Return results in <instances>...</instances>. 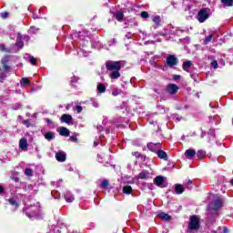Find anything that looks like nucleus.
I'll use <instances>...</instances> for the list:
<instances>
[{
	"mask_svg": "<svg viewBox=\"0 0 233 233\" xmlns=\"http://www.w3.org/2000/svg\"><path fill=\"white\" fill-rule=\"evenodd\" d=\"M111 94H112V96H121V94H123V90H121V89H119V88H117V87H114V88L112 89Z\"/></svg>",
	"mask_w": 233,
	"mask_h": 233,
	"instance_id": "nucleus-29",
	"label": "nucleus"
},
{
	"mask_svg": "<svg viewBox=\"0 0 233 233\" xmlns=\"http://www.w3.org/2000/svg\"><path fill=\"white\" fill-rule=\"evenodd\" d=\"M223 207V200L219 196L215 195L208 207V221L214 223L218 217V211Z\"/></svg>",
	"mask_w": 233,
	"mask_h": 233,
	"instance_id": "nucleus-1",
	"label": "nucleus"
},
{
	"mask_svg": "<svg viewBox=\"0 0 233 233\" xmlns=\"http://www.w3.org/2000/svg\"><path fill=\"white\" fill-rule=\"evenodd\" d=\"M132 156H134V157H137V158H139V157H141V153L136 151V152H133V153H132Z\"/></svg>",
	"mask_w": 233,
	"mask_h": 233,
	"instance_id": "nucleus-46",
	"label": "nucleus"
},
{
	"mask_svg": "<svg viewBox=\"0 0 233 233\" xmlns=\"http://www.w3.org/2000/svg\"><path fill=\"white\" fill-rule=\"evenodd\" d=\"M126 37H127V39H131V38H132V35H130V33H127V34L126 35Z\"/></svg>",
	"mask_w": 233,
	"mask_h": 233,
	"instance_id": "nucleus-58",
	"label": "nucleus"
},
{
	"mask_svg": "<svg viewBox=\"0 0 233 233\" xmlns=\"http://www.w3.org/2000/svg\"><path fill=\"white\" fill-rule=\"evenodd\" d=\"M167 30L168 31L166 32V34H170L171 35L177 34V28L174 27L172 25H167Z\"/></svg>",
	"mask_w": 233,
	"mask_h": 233,
	"instance_id": "nucleus-22",
	"label": "nucleus"
},
{
	"mask_svg": "<svg viewBox=\"0 0 233 233\" xmlns=\"http://www.w3.org/2000/svg\"><path fill=\"white\" fill-rule=\"evenodd\" d=\"M211 67L215 68V69L218 68V61L215 60V61L211 62Z\"/></svg>",
	"mask_w": 233,
	"mask_h": 233,
	"instance_id": "nucleus-48",
	"label": "nucleus"
},
{
	"mask_svg": "<svg viewBox=\"0 0 233 233\" xmlns=\"http://www.w3.org/2000/svg\"><path fill=\"white\" fill-rule=\"evenodd\" d=\"M107 121H108V120H107L106 118L104 119V120H103V125H106V123H107Z\"/></svg>",
	"mask_w": 233,
	"mask_h": 233,
	"instance_id": "nucleus-64",
	"label": "nucleus"
},
{
	"mask_svg": "<svg viewBox=\"0 0 233 233\" xmlns=\"http://www.w3.org/2000/svg\"><path fill=\"white\" fill-rule=\"evenodd\" d=\"M19 147L24 152H26L28 150V140L25 137L21 138L19 141Z\"/></svg>",
	"mask_w": 233,
	"mask_h": 233,
	"instance_id": "nucleus-14",
	"label": "nucleus"
},
{
	"mask_svg": "<svg viewBox=\"0 0 233 233\" xmlns=\"http://www.w3.org/2000/svg\"><path fill=\"white\" fill-rule=\"evenodd\" d=\"M24 59H26L27 61H29V63L32 64L34 66H35V65H37V61H35V58L33 56L25 54L24 56Z\"/></svg>",
	"mask_w": 233,
	"mask_h": 233,
	"instance_id": "nucleus-21",
	"label": "nucleus"
},
{
	"mask_svg": "<svg viewBox=\"0 0 233 233\" xmlns=\"http://www.w3.org/2000/svg\"><path fill=\"white\" fill-rule=\"evenodd\" d=\"M140 15H141L142 19H148V17L150 16L148 15V12H147V11L141 12Z\"/></svg>",
	"mask_w": 233,
	"mask_h": 233,
	"instance_id": "nucleus-41",
	"label": "nucleus"
},
{
	"mask_svg": "<svg viewBox=\"0 0 233 233\" xmlns=\"http://www.w3.org/2000/svg\"><path fill=\"white\" fill-rule=\"evenodd\" d=\"M25 175L27 176L28 177H32V176H34V170L27 167L25 170Z\"/></svg>",
	"mask_w": 233,
	"mask_h": 233,
	"instance_id": "nucleus-34",
	"label": "nucleus"
},
{
	"mask_svg": "<svg viewBox=\"0 0 233 233\" xmlns=\"http://www.w3.org/2000/svg\"><path fill=\"white\" fill-rule=\"evenodd\" d=\"M59 134H60V136L68 137V136H70V131L66 127H60Z\"/></svg>",
	"mask_w": 233,
	"mask_h": 233,
	"instance_id": "nucleus-24",
	"label": "nucleus"
},
{
	"mask_svg": "<svg viewBox=\"0 0 233 233\" xmlns=\"http://www.w3.org/2000/svg\"><path fill=\"white\" fill-rule=\"evenodd\" d=\"M208 17H209V15H208V9L200 10L197 15V19L200 23H205L207 21V19H208Z\"/></svg>",
	"mask_w": 233,
	"mask_h": 233,
	"instance_id": "nucleus-7",
	"label": "nucleus"
},
{
	"mask_svg": "<svg viewBox=\"0 0 233 233\" xmlns=\"http://www.w3.org/2000/svg\"><path fill=\"white\" fill-rule=\"evenodd\" d=\"M64 198H65L66 203H72V201H74V199H76V198L74 197V195L70 191H66L64 194Z\"/></svg>",
	"mask_w": 233,
	"mask_h": 233,
	"instance_id": "nucleus-15",
	"label": "nucleus"
},
{
	"mask_svg": "<svg viewBox=\"0 0 233 233\" xmlns=\"http://www.w3.org/2000/svg\"><path fill=\"white\" fill-rule=\"evenodd\" d=\"M159 218H161V219H165V221H170L171 219V217L170 215L165 213V212H160L158 214Z\"/></svg>",
	"mask_w": 233,
	"mask_h": 233,
	"instance_id": "nucleus-26",
	"label": "nucleus"
},
{
	"mask_svg": "<svg viewBox=\"0 0 233 233\" xmlns=\"http://www.w3.org/2000/svg\"><path fill=\"white\" fill-rule=\"evenodd\" d=\"M39 203L37 205L25 206L24 211L25 212V216L29 218V219H37L39 218Z\"/></svg>",
	"mask_w": 233,
	"mask_h": 233,
	"instance_id": "nucleus-3",
	"label": "nucleus"
},
{
	"mask_svg": "<svg viewBox=\"0 0 233 233\" xmlns=\"http://www.w3.org/2000/svg\"><path fill=\"white\" fill-rule=\"evenodd\" d=\"M177 90H179V87L175 84H169L167 86V92L171 96H174V94H177Z\"/></svg>",
	"mask_w": 233,
	"mask_h": 233,
	"instance_id": "nucleus-11",
	"label": "nucleus"
},
{
	"mask_svg": "<svg viewBox=\"0 0 233 233\" xmlns=\"http://www.w3.org/2000/svg\"><path fill=\"white\" fill-rule=\"evenodd\" d=\"M55 157L59 163H65L66 161V153L65 151H58L56 153Z\"/></svg>",
	"mask_w": 233,
	"mask_h": 233,
	"instance_id": "nucleus-10",
	"label": "nucleus"
},
{
	"mask_svg": "<svg viewBox=\"0 0 233 233\" xmlns=\"http://www.w3.org/2000/svg\"><path fill=\"white\" fill-rule=\"evenodd\" d=\"M9 62H10V56H5L1 60L2 65H8Z\"/></svg>",
	"mask_w": 233,
	"mask_h": 233,
	"instance_id": "nucleus-35",
	"label": "nucleus"
},
{
	"mask_svg": "<svg viewBox=\"0 0 233 233\" xmlns=\"http://www.w3.org/2000/svg\"><path fill=\"white\" fill-rule=\"evenodd\" d=\"M113 15L116 19V21H119L120 23L125 18V14H123V11H117L114 13Z\"/></svg>",
	"mask_w": 233,
	"mask_h": 233,
	"instance_id": "nucleus-20",
	"label": "nucleus"
},
{
	"mask_svg": "<svg viewBox=\"0 0 233 233\" xmlns=\"http://www.w3.org/2000/svg\"><path fill=\"white\" fill-rule=\"evenodd\" d=\"M51 194H52L53 198H55V199H61V195L59 194L58 191L53 190L51 192Z\"/></svg>",
	"mask_w": 233,
	"mask_h": 233,
	"instance_id": "nucleus-37",
	"label": "nucleus"
},
{
	"mask_svg": "<svg viewBox=\"0 0 233 233\" xmlns=\"http://www.w3.org/2000/svg\"><path fill=\"white\" fill-rule=\"evenodd\" d=\"M185 156L187 159H192L194 156H196V150L192 148L187 149L185 152Z\"/></svg>",
	"mask_w": 233,
	"mask_h": 233,
	"instance_id": "nucleus-19",
	"label": "nucleus"
},
{
	"mask_svg": "<svg viewBox=\"0 0 233 233\" xmlns=\"http://www.w3.org/2000/svg\"><path fill=\"white\" fill-rule=\"evenodd\" d=\"M8 201L9 205H11V207H15V208H19L21 205V201H19V198L17 197L10 198Z\"/></svg>",
	"mask_w": 233,
	"mask_h": 233,
	"instance_id": "nucleus-12",
	"label": "nucleus"
},
{
	"mask_svg": "<svg viewBox=\"0 0 233 233\" xmlns=\"http://www.w3.org/2000/svg\"><path fill=\"white\" fill-rule=\"evenodd\" d=\"M44 137L47 139V141H52L54 139V133L52 132L45 133Z\"/></svg>",
	"mask_w": 233,
	"mask_h": 233,
	"instance_id": "nucleus-33",
	"label": "nucleus"
},
{
	"mask_svg": "<svg viewBox=\"0 0 233 233\" xmlns=\"http://www.w3.org/2000/svg\"><path fill=\"white\" fill-rule=\"evenodd\" d=\"M100 187H101V188H107L108 187V180H103Z\"/></svg>",
	"mask_w": 233,
	"mask_h": 233,
	"instance_id": "nucleus-42",
	"label": "nucleus"
},
{
	"mask_svg": "<svg viewBox=\"0 0 233 233\" xmlns=\"http://www.w3.org/2000/svg\"><path fill=\"white\" fill-rule=\"evenodd\" d=\"M19 108H21V104H15L14 106V110H19Z\"/></svg>",
	"mask_w": 233,
	"mask_h": 233,
	"instance_id": "nucleus-54",
	"label": "nucleus"
},
{
	"mask_svg": "<svg viewBox=\"0 0 233 233\" xmlns=\"http://www.w3.org/2000/svg\"><path fill=\"white\" fill-rule=\"evenodd\" d=\"M157 156L159 159H167V152L161 150V148L157 151Z\"/></svg>",
	"mask_w": 233,
	"mask_h": 233,
	"instance_id": "nucleus-25",
	"label": "nucleus"
},
{
	"mask_svg": "<svg viewBox=\"0 0 233 233\" xmlns=\"http://www.w3.org/2000/svg\"><path fill=\"white\" fill-rule=\"evenodd\" d=\"M188 230H199V218L198 216L189 218Z\"/></svg>",
	"mask_w": 233,
	"mask_h": 233,
	"instance_id": "nucleus-5",
	"label": "nucleus"
},
{
	"mask_svg": "<svg viewBox=\"0 0 233 233\" xmlns=\"http://www.w3.org/2000/svg\"><path fill=\"white\" fill-rule=\"evenodd\" d=\"M21 86H28L30 85V81L27 78L23 77L20 80Z\"/></svg>",
	"mask_w": 233,
	"mask_h": 233,
	"instance_id": "nucleus-32",
	"label": "nucleus"
},
{
	"mask_svg": "<svg viewBox=\"0 0 233 233\" xmlns=\"http://www.w3.org/2000/svg\"><path fill=\"white\" fill-rule=\"evenodd\" d=\"M5 194V187L0 185V196H3Z\"/></svg>",
	"mask_w": 233,
	"mask_h": 233,
	"instance_id": "nucleus-53",
	"label": "nucleus"
},
{
	"mask_svg": "<svg viewBox=\"0 0 233 233\" xmlns=\"http://www.w3.org/2000/svg\"><path fill=\"white\" fill-rule=\"evenodd\" d=\"M212 37H214V35L212 34L208 35L204 40L205 45H208V43L212 41Z\"/></svg>",
	"mask_w": 233,
	"mask_h": 233,
	"instance_id": "nucleus-40",
	"label": "nucleus"
},
{
	"mask_svg": "<svg viewBox=\"0 0 233 233\" xmlns=\"http://www.w3.org/2000/svg\"><path fill=\"white\" fill-rule=\"evenodd\" d=\"M71 141H73L74 143H77V137H70Z\"/></svg>",
	"mask_w": 233,
	"mask_h": 233,
	"instance_id": "nucleus-55",
	"label": "nucleus"
},
{
	"mask_svg": "<svg viewBox=\"0 0 233 233\" xmlns=\"http://www.w3.org/2000/svg\"><path fill=\"white\" fill-rule=\"evenodd\" d=\"M148 188H150V190H154V185H153V184H150V185L148 186Z\"/></svg>",
	"mask_w": 233,
	"mask_h": 233,
	"instance_id": "nucleus-60",
	"label": "nucleus"
},
{
	"mask_svg": "<svg viewBox=\"0 0 233 233\" xmlns=\"http://www.w3.org/2000/svg\"><path fill=\"white\" fill-rule=\"evenodd\" d=\"M223 233H228V228H223Z\"/></svg>",
	"mask_w": 233,
	"mask_h": 233,
	"instance_id": "nucleus-61",
	"label": "nucleus"
},
{
	"mask_svg": "<svg viewBox=\"0 0 233 233\" xmlns=\"http://www.w3.org/2000/svg\"><path fill=\"white\" fill-rule=\"evenodd\" d=\"M147 148L148 150H150L151 152H156L157 153V151L161 148V143H148L147 144Z\"/></svg>",
	"mask_w": 233,
	"mask_h": 233,
	"instance_id": "nucleus-13",
	"label": "nucleus"
},
{
	"mask_svg": "<svg viewBox=\"0 0 233 233\" xmlns=\"http://www.w3.org/2000/svg\"><path fill=\"white\" fill-rule=\"evenodd\" d=\"M153 23H155V25L153 28L156 30V28H158V26H161V16L159 15H155L152 17Z\"/></svg>",
	"mask_w": 233,
	"mask_h": 233,
	"instance_id": "nucleus-17",
	"label": "nucleus"
},
{
	"mask_svg": "<svg viewBox=\"0 0 233 233\" xmlns=\"http://www.w3.org/2000/svg\"><path fill=\"white\" fill-rule=\"evenodd\" d=\"M48 233H79L77 231H70V229H68V227L62 223V222H58L57 225H52L49 228V231Z\"/></svg>",
	"mask_w": 233,
	"mask_h": 233,
	"instance_id": "nucleus-4",
	"label": "nucleus"
},
{
	"mask_svg": "<svg viewBox=\"0 0 233 233\" xmlns=\"http://www.w3.org/2000/svg\"><path fill=\"white\" fill-rule=\"evenodd\" d=\"M154 183L157 187H160V188H165L167 186L165 185V177L157 176L154 178Z\"/></svg>",
	"mask_w": 233,
	"mask_h": 233,
	"instance_id": "nucleus-8",
	"label": "nucleus"
},
{
	"mask_svg": "<svg viewBox=\"0 0 233 233\" xmlns=\"http://www.w3.org/2000/svg\"><path fill=\"white\" fill-rule=\"evenodd\" d=\"M93 106H95V108H97L99 106V103L93 101Z\"/></svg>",
	"mask_w": 233,
	"mask_h": 233,
	"instance_id": "nucleus-56",
	"label": "nucleus"
},
{
	"mask_svg": "<svg viewBox=\"0 0 233 233\" xmlns=\"http://www.w3.org/2000/svg\"><path fill=\"white\" fill-rule=\"evenodd\" d=\"M97 92L99 94H105V92H106V86H105V85L99 83L97 85Z\"/></svg>",
	"mask_w": 233,
	"mask_h": 233,
	"instance_id": "nucleus-27",
	"label": "nucleus"
},
{
	"mask_svg": "<svg viewBox=\"0 0 233 233\" xmlns=\"http://www.w3.org/2000/svg\"><path fill=\"white\" fill-rule=\"evenodd\" d=\"M0 50L1 52H7L8 54H12L13 50L12 49H6L5 45H0Z\"/></svg>",
	"mask_w": 233,
	"mask_h": 233,
	"instance_id": "nucleus-39",
	"label": "nucleus"
},
{
	"mask_svg": "<svg viewBox=\"0 0 233 233\" xmlns=\"http://www.w3.org/2000/svg\"><path fill=\"white\" fill-rule=\"evenodd\" d=\"M24 125H26V127H29L30 125V120H25Z\"/></svg>",
	"mask_w": 233,
	"mask_h": 233,
	"instance_id": "nucleus-57",
	"label": "nucleus"
},
{
	"mask_svg": "<svg viewBox=\"0 0 233 233\" xmlns=\"http://www.w3.org/2000/svg\"><path fill=\"white\" fill-rule=\"evenodd\" d=\"M46 123H52V120H50L49 118L46 119Z\"/></svg>",
	"mask_w": 233,
	"mask_h": 233,
	"instance_id": "nucleus-63",
	"label": "nucleus"
},
{
	"mask_svg": "<svg viewBox=\"0 0 233 233\" xmlns=\"http://www.w3.org/2000/svg\"><path fill=\"white\" fill-rule=\"evenodd\" d=\"M61 183H63V180L53 182L52 185H55V187H61Z\"/></svg>",
	"mask_w": 233,
	"mask_h": 233,
	"instance_id": "nucleus-50",
	"label": "nucleus"
},
{
	"mask_svg": "<svg viewBox=\"0 0 233 233\" xmlns=\"http://www.w3.org/2000/svg\"><path fill=\"white\" fill-rule=\"evenodd\" d=\"M39 32V28L35 26H31L28 30V34H36Z\"/></svg>",
	"mask_w": 233,
	"mask_h": 233,
	"instance_id": "nucleus-38",
	"label": "nucleus"
},
{
	"mask_svg": "<svg viewBox=\"0 0 233 233\" xmlns=\"http://www.w3.org/2000/svg\"><path fill=\"white\" fill-rule=\"evenodd\" d=\"M173 79H175V81L177 80V79H179V76L175 75V76H173Z\"/></svg>",
	"mask_w": 233,
	"mask_h": 233,
	"instance_id": "nucleus-59",
	"label": "nucleus"
},
{
	"mask_svg": "<svg viewBox=\"0 0 233 233\" xmlns=\"http://www.w3.org/2000/svg\"><path fill=\"white\" fill-rule=\"evenodd\" d=\"M1 17L3 19H6V17H8V13L7 12L1 13Z\"/></svg>",
	"mask_w": 233,
	"mask_h": 233,
	"instance_id": "nucleus-51",
	"label": "nucleus"
},
{
	"mask_svg": "<svg viewBox=\"0 0 233 233\" xmlns=\"http://www.w3.org/2000/svg\"><path fill=\"white\" fill-rule=\"evenodd\" d=\"M6 79V73L3 72L0 74V80L3 81Z\"/></svg>",
	"mask_w": 233,
	"mask_h": 233,
	"instance_id": "nucleus-47",
	"label": "nucleus"
},
{
	"mask_svg": "<svg viewBox=\"0 0 233 233\" xmlns=\"http://www.w3.org/2000/svg\"><path fill=\"white\" fill-rule=\"evenodd\" d=\"M15 46H16V52L18 50H21L23 46H25V43L23 42V35L20 33L17 34L16 42L15 44Z\"/></svg>",
	"mask_w": 233,
	"mask_h": 233,
	"instance_id": "nucleus-9",
	"label": "nucleus"
},
{
	"mask_svg": "<svg viewBox=\"0 0 233 233\" xmlns=\"http://www.w3.org/2000/svg\"><path fill=\"white\" fill-rule=\"evenodd\" d=\"M138 179H150V172L143 170L138 174Z\"/></svg>",
	"mask_w": 233,
	"mask_h": 233,
	"instance_id": "nucleus-18",
	"label": "nucleus"
},
{
	"mask_svg": "<svg viewBox=\"0 0 233 233\" xmlns=\"http://www.w3.org/2000/svg\"><path fill=\"white\" fill-rule=\"evenodd\" d=\"M97 161L98 163H103V157H102V155H97Z\"/></svg>",
	"mask_w": 233,
	"mask_h": 233,
	"instance_id": "nucleus-52",
	"label": "nucleus"
},
{
	"mask_svg": "<svg viewBox=\"0 0 233 233\" xmlns=\"http://www.w3.org/2000/svg\"><path fill=\"white\" fill-rule=\"evenodd\" d=\"M177 57H176L175 55H167V60H166V65L169 66V68H174L177 65Z\"/></svg>",
	"mask_w": 233,
	"mask_h": 233,
	"instance_id": "nucleus-6",
	"label": "nucleus"
},
{
	"mask_svg": "<svg viewBox=\"0 0 233 233\" xmlns=\"http://www.w3.org/2000/svg\"><path fill=\"white\" fill-rule=\"evenodd\" d=\"M72 116L68 114H64L61 117L62 123H66V125H70V123H72Z\"/></svg>",
	"mask_w": 233,
	"mask_h": 233,
	"instance_id": "nucleus-16",
	"label": "nucleus"
},
{
	"mask_svg": "<svg viewBox=\"0 0 233 233\" xmlns=\"http://www.w3.org/2000/svg\"><path fill=\"white\" fill-rule=\"evenodd\" d=\"M106 68L108 72H111V74H109L110 79L114 80L121 77V73H119V70H121V62L107 61L106 63Z\"/></svg>",
	"mask_w": 233,
	"mask_h": 233,
	"instance_id": "nucleus-2",
	"label": "nucleus"
},
{
	"mask_svg": "<svg viewBox=\"0 0 233 233\" xmlns=\"http://www.w3.org/2000/svg\"><path fill=\"white\" fill-rule=\"evenodd\" d=\"M191 66H192L191 61H186L183 63V70H185L186 72H188Z\"/></svg>",
	"mask_w": 233,
	"mask_h": 233,
	"instance_id": "nucleus-28",
	"label": "nucleus"
},
{
	"mask_svg": "<svg viewBox=\"0 0 233 233\" xmlns=\"http://www.w3.org/2000/svg\"><path fill=\"white\" fill-rule=\"evenodd\" d=\"M76 112H77V114H81V112H83V106H76Z\"/></svg>",
	"mask_w": 233,
	"mask_h": 233,
	"instance_id": "nucleus-49",
	"label": "nucleus"
},
{
	"mask_svg": "<svg viewBox=\"0 0 233 233\" xmlns=\"http://www.w3.org/2000/svg\"><path fill=\"white\" fill-rule=\"evenodd\" d=\"M190 77H192V79L198 83V73H191L190 74Z\"/></svg>",
	"mask_w": 233,
	"mask_h": 233,
	"instance_id": "nucleus-43",
	"label": "nucleus"
},
{
	"mask_svg": "<svg viewBox=\"0 0 233 233\" xmlns=\"http://www.w3.org/2000/svg\"><path fill=\"white\" fill-rule=\"evenodd\" d=\"M3 65V68L5 70V72H10V66H8V64H2Z\"/></svg>",
	"mask_w": 233,
	"mask_h": 233,
	"instance_id": "nucleus-44",
	"label": "nucleus"
},
{
	"mask_svg": "<svg viewBox=\"0 0 233 233\" xmlns=\"http://www.w3.org/2000/svg\"><path fill=\"white\" fill-rule=\"evenodd\" d=\"M97 145H99V143L97 141L94 142V147H97Z\"/></svg>",
	"mask_w": 233,
	"mask_h": 233,
	"instance_id": "nucleus-62",
	"label": "nucleus"
},
{
	"mask_svg": "<svg viewBox=\"0 0 233 233\" xmlns=\"http://www.w3.org/2000/svg\"><path fill=\"white\" fill-rule=\"evenodd\" d=\"M175 192L178 195L183 194V192H185V187H183L181 184H177L175 186Z\"/></svg>",
	"mask_w": 233,
	"mask_h": 233,
	"instance_id": "nucleus-23",
	"label": "nucleus"
},
{
	"mask_svg": "<svg viewBox=\"0 0 233 233\" xmlns=\"http://www.w3.org/2000/svg\"><path fill=\"white\" fill-rule=\"evenodd\" d=\"M123 193L124 194H132V187L131 186H128V185H126L123 187Z\"/></svg>",
	"mask_w": 233,
	"mask_h": 233,
	"instance_id": "nucleus-30",
	"label": "nucleus"
},
{
	"mask_svg": "<svg viewBox=\"0 0 233 233\" xmlns=\"http://www.w3.org/2000/svg\"><path fill=\"white\" fill-rule=\"evenodd\" d=\"M206 156H207V152L203 150H198L197 152V157H198V159H205Z\"/></svg>",
	"mask_w": 233,
	"mask_h": 233,
	"instance_id": "nucleus-31",
	"label": "nucleus"
},
{
	"mask_svg": "<svg viewBox=\"0 0 233 233\" xmlns=\"http://www.w3.org/2000/svg\"><path fill=\"white\" fill-rule=\"evenodd\" d=\"M78 56H83L84 57H86L88 56V52L86 51H79Z\"/></svg>",
	"mask_w": 233,
	"mask_h": 233,
	"instance_id": "nucleus-45",
	"label": "nucleus"
},
{
	"mask_svg": "<svg viewBox=\"0 0 233 233\" xmlns=\"http://www.w3.org/2000/svg\"><path fill=\"white\" fill-rule=\"evenodd\" d=\"M221 3L224 5V6H232L233 0H221Z\"/></svg>",
	"mask_w": 233,
	"mask_h": 233,
	"instance_id": "nucleus-36",
	"label": "nucleus"
}]
</instances>
